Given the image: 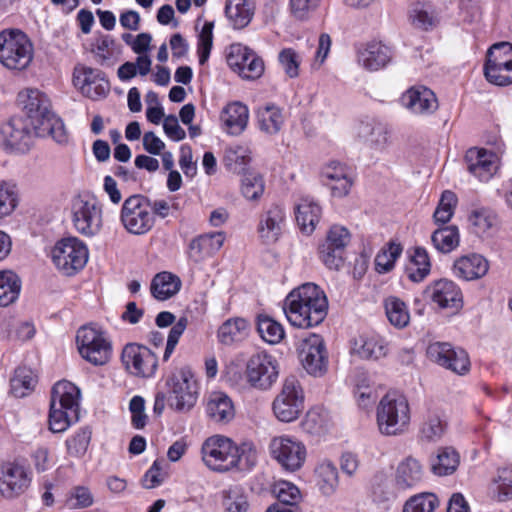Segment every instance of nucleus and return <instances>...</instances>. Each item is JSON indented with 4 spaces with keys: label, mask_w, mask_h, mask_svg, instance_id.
<instances>
[{
    "label": "nucleus",
    "mask_w": 512,
    "mask_h": 512,
    "mask_svg": "<svg viewBox=\"0 0 512 512\" xmlns=\"http://www.w3.org/2000/svg\"><path fill=\"white\" fill-rule=\"evenodd\" d=\"M203 464L212 472L249 471L258 461V453L252 442L237 444L231 438L215 434L206 438L200 449Z\"/></svg>",
    "instance_id": "obj_1"
},
{
    "label": "nucleus",
    "mask_w": 512,
    "mask_h": 512,
    "mask_svg": "<svg viewBox=\"0 0 512 512\" xmlns=\"http://www.w3.org/2000/svg\"><path fill=\"white\" fill-rule=\"evenodd\" d=\"M283 310L292 326L307 329L323 322L327 315L328 300L319 286L304 283L286 296Z\"/></svg>",
    "instance_id": "obj_2"
},
{
    "label": "nucleus",
    "mask_w": 512,
    "mask_h": 512,
    "mask_svg": "<svg viewBox=\"0 0 512 512\" xmlns=\"http://www.w3.org/2000/svg\"><path fill=\"white\" fill-rule=\"evenodd\" d=\"M80 390L73 383L57 382L51 392L49 428L54 433L64 432L79 419Z\"/></svg>",
    "instance_id": "obj_3"
},
{
    "label": "nucleus",
    "mask_w": 512,
    "mask_h": 512,
    "mask_svg": "<svg viewBox=\"0 0 512 512\" xmlns=\"http://www.w3.org/2000/svg\"><path fill=\"white\" fill-rule=\"evenodd\" d=\"M410 418L408 400L400 393H387L377 406V425L383 435L403 433L409 426Z\"/></svg>",
    "instance_id": "obj_4"
},
{
    "label": "nucleus",
    "mask_w": 512,
    "mask_h": 512,
    "mask_svg": "<svg viewBox=\"0 0 512 512\" xmlns=\"http://www.w3.org/2000/svg\"><path fill=\"white\" fill-rule=\"evenodd\" d=\"M33 45L28 36L18 30L0 32V63L10 70H24L33 59Z\"/></svg>",
    "instance_id": "obj_5"
},
{
    "label": "nucleus",
    "mask_w": 512,
    "mask_h": 512,
    "mask_svg": "<svg viewBox=\"0 0 512 512\" xmlns=\"http://www.w3.org/2000/svg\"><path fill=\"white\" fill-rule=\"evenodd\" d=\"M120 222L124 229L133 235H145L154 225L151 201L140 194L131 195L123 202Z\"/></svg>",
    "instance_id": "obj_6"
},
{
    "label": "nucleus",
    "mask_w": 512,
    "mask_h": 512,
    "mask_svg": "<svg viewBox=\"0 0 512 512\" xmlns=\"http://www.w3.org/2000/svg\"><path fill=\"white\" fill-rule=\"evenodd\" d=\"M76 344L83 359L93 365L106 364L112 355V344L105 331L91 325L78 329Z\"/></svg>",
    "instance_id": "obj_7"
},
{
    "label": "nucleus",
    "mask_w": 512,
    "mask_h": 512,
    "mask_svg": "<svg viewBox=\"0 0 512 512\" xmlns=\"http://www.w3.org/2000/svg\"><path fill=\"white\" fill-rule=\"evenodd\" d=\"M33 479L32 470L24 458L0 462V496L13 499L24 494Z\"/></svg>",
    "instance_id": "obj_8"
},
{
    "label": "nucleus",
    "mask_w": 512,
    "mask_h": 512,
    "mask_svg": "<svg viewBox=\"0 0 512 512\" xmlns=\"http://www.w3.org/2000/svg\"><path fill=\"white\" fill-rule=\"evenodd\" d=\"M88 257L87 246L75 237L58 241L51 251V258L57 269L68 276L82 270Z\"/></svg>",
    "instance_id": "obj_9"
},
{
    "label": "nucleus",
    "mask_w": 512,
    "mask_h": 512,
    "mask_svg": "<svg viewBox=\"0 0 512 512\" xmlns=\"http://www.w3.org/2000/svg\"><path fill=\"white\" fill-rule=\"evenodd\" d=\"M169 387L170 405L177 411H189L197 402L198 384L188 367L174 372L166 382Z\"/></svg>",
    "instance_id": "obj_10"
},
{
    "label": "nucleus",
    "mask_w": 512,
    "mask_h": 512,
    "mask_svg": "<svg viewBox=\"0 0 512 512\" xmlns=\"http://www.w3.org/2000/svg\"><path fill=\"white\" fill-rule=\"evenodd\" d=\"M484 75L488 82L497 86L512 83V44H494L487 52Z\"/></svg>",
    "instance_id": "obj_11"
},
{
    "label": "nucleus",
    "mask_w": 512,
    "mask_h": 512,
    "mask_svg": "<svg viewBox=\"0 0 512 512\" xmlns=\"http://www.w3.org/2000/svg\"><path fill=\"white\" fill-rule=\"evenodd\" d=\"M277 360L266 352H258L249 357L245 367V379L254 389L269 390L278 378Z\"/></svg>",
    "instance_id": "obj_12"
},
{
    "label": "nucleus",
    "mask_w": 512,
    "mask_h": 512,
    "mask_svg": "<svg viewBox=\"0 0 512 512\" xmlns=\"http://www.w3.org/2000/svg\"><path fill=\"white\" fill-rule=\"evenodd\" d=\"M275 417L281 422L296 420L304 409L303 391L294 377L287 378L272 403Z\"/></svg>",
    "instance_id": "obj_13"
},
{
    "label": "nucleus",
    "mask_w": 512,
    "mask_h": 512,
    "mask_svg": "<svg viewBox=\"0 0 512 512\" xmlns=\"http://www.w3.org/2000/svg\"><path fill=\"white\" fill-rule=\"evenodd\" d=\"M271 457L286 471L299 470L306 460L305 445L288 435L277 436L269 444Z\"/></svg>",
    "instance_id": "obj_14"
},
{
    "label": "nucleus",
    "mask_w": 512,
    "mask_h": 512,
    "mask_svg": "<svg viewBox=\"0 0 512 512\" xmlns=\"http://www.w3.org/2000/svg\"><path fill=\"white\" fill-rule=\"evenodd\" d=\"M72 221L78 233L87 237L97 235L103 227L101 205L93 198H76L72 204Z\"/></svg>",
    "instance_id": "obj_15"
},
{
    "label": "nucleus",
    "mask_w": 512,
    "mask_h": 512,
    "mask_svg": "<svg viewBox=\"0 0 512 512\" xmlns=\"http://www.w3.org/2000/svg\"><path fill=\"white\" fill-rule=\"evenodd\" d=\"M227 64L241 78L255 80L264 72V62L256 52L240 43L229 46Z\"/></svg>",
    "instance_id": "obj_16"
},
{
    "label": "nucleus",
    "mask_w": 512,
    "mask_h": 512,
    "mask_svg": "<svg viewBox=\"0 0 512 512\" xmlns=\"http://www.w3.org/2000/svg\"><path fill=\"white\" fill-rule=\"evenodd\" d=\"M299 357L308 374L320 377L328 370V353L323 338L310 334L299 346Z\"/></svg>",
    "instance_id": "obj_17"
},
{
    "label": "nucleus",
    "mask_w": 512,
    "mask_h": 512,
    "mask_svg": "<svg viewBox=\"0 0 512 512\" xmlns=\"http://www.w3.org/2000/svg\"><path fill=\"white\" fill-rule=\"evenodd\" d=\"M122 361L131 374L143 378L153 376L158 365L156 355L146 346L136 343L124 347Z\"/></svg>",
    "instance_id": "obj_18"
},
{
    "label": "nucleus",
    "mask_w": 512,
    "mask_h": 512,
    "mask_svg": "<svg viewBox=\"0 0 512 512\" xmlns=\"http://www.w3.org/2000/svg\"><path fill=\"white\" fill-rule=\"evenodd\" d=\"M350 241L349 231L334 225L327 233L325 241L319 246L321 261L329 269L338 270L343 265V251Z\"/></svg>",
    "instance_id": "obj_19"
},
{
    "label": "nucleus",
    "mask_w": 512,
    "mask_h": 512,
    "mask_svg": "<svg viewBox=\"0 0 512 512\" xmlns=\"http://www.w3.org/2000/svg\"><path fill=\"white\" fill-rule=\"evenodd\" d=\"M427 354L431 360L458 375H464L470 370V360L466 351L454 348L449 343H432L428 346Z\"/></svg>",
    "instance_id": "obj_20"
},
{
    "label": "nucleus",
    "mask_w": 512,
    "mask_h": 512,
    "mask_svg": "<svg viewBox=\"0 0 512 512\" xmlns=\"http://www.w3.org/2000/svg\"><path fill=\"white\" fill-rule=\"evenodd\" d=\"M0 141L5 150L23 153L32 145V133L24 119L13 117L0 126Z\"/></svg>",
    "instance_id": "obj_21"
},
{
    "label": "nucleus",
    "mask_w": 512,
    "mask_h": 512,
    "mask_svg": "<svg viewBox=\"0 0 512 512\" xmlns=\"http://www.w3.org/2000/svg\"><path fill=\"white\" fill-rule=\"evenodd\" d=\"M400 102L411 114L421 117L432 115L439 107L435 93L423 85L407 89L402 94Z\"/></svg>",
    "instance_id": "obj_22"
},
{
    "label": "nucleus",
    "mask_w": 512,
    "mask_h": 512,
    "mask_svg": "<svg viewBox=\"0 0 512 512\" xmlns=\"http://www.w3.org/2000/svg\"><path fill=\"white\" fill-rule=\"evenodd\" d=\"M74 84L82 94L91 99L104 97L110 91V84L105 74L99 69L86 66H78L74 69Z\"/></svg>",
    "instance_id": "obj_23"
},
{
    "label": "nucleus",
    "mask_w": 512,
    "mask_h": 512,
    "mask_svg": "<svg viewBox=\"0 0 512 512\" xmlns=\"http://www.w3.org/2000/svg\"><path fill=\"white\" fill-rule=\"evenodd\" d=\"M286 221V212L283 206L272 204L259 216L257 233L263 243H275L282 234Z\"/></svg>",
    "instance_id": "obj_24"
},
{
    "label": "nucleus",
    "mask_w": 512,
    "mask_h": 512,
    "mask_svg": "<svg viewBox=\"0 0 512 512\" xmlns=\"http://www.w3.org/2000/svg\"><path fill=\"white\" fill-rule=\"evenodd\" d=\"M427 297L440 309L459 310L462 307L460 288L451 280L440 279L426 289Z\"/></svg>",
    "instance_id": "obj_25"
},
{
    "label": "nucleus",
    "mask_w": 512,
    "mask_h": 512,
    "mask_svg": "<svg viewBox=\"0 0 512 512\" xmlns=\"http://www.w3.org/2000/svg\"><path fill=\"white\" fill-rule=\"evenodd\" d=\"M18 100L23 105L33 128L51 115V104L48 97L38 89L27 88L18 94Z\"/></svg>",
    "instance_id": "obj_26"
},
{
    "label": "nucleus",
    "mask_w": 512,
    "mask_h": 512,
    "mask_svg": "<svg viewBox=\"0 0 512 512\" xmlns=\"http://www.w3.org/2000/svg\"><path fill=\"white\" fill-rule=\"evenodd\" d=\"M392 59L391 49L379 41H371L357 49V62L367 71H378Z\"/></svg>",
    "instance_id": "obj_27"
},
{
    "label": "nucleus",
    "mask_w": 512,
    "mask_h": 512,
    "mask_svg": "<svg viewBox=\"0 0 512 512\" xmlns=\"http://www.w3.org/2000/svg\"><path fill=\"white\" fill-rule=\"evenodd\" d=\"M468 171L482 182H487L495 174L497 156L485 149L470 148L465 154Z\"/></svg>",
    "instance_id": "obj_28"
},
{
    "label": "nucleus",
    "mask_w": 512,
    "mask_h": 512,
    "mask_svg": "<svg viewBox=\"0 0 512 512\" xmlns=\"http://www.w3.org/2000/svg\"><path fill=\"white\" fill-rule=\"evenodd\" d=\"M219 120L225 133L238 136L247 128L249 109L240 101L230 102L222 108Z\"/></svg>",
    "instance_id": "obj_29"
},
{
    "label": "nucleus",
    "mask_w": 512,
    "mask_h": 512,
    "mask_svg": "<svg viewBox=\"0 0 512 512\" xmlns=\"http://www.w3.org/2000/svg\"><path fill=\"white\" fill-rule=\"evenodd\" d=\"M424 477V466L418 459L409 456L398 464L395 472V484L402 490L411 489L417 487Z\"/></svg>",
    "instance_id": "obj_30"
},
{
    "label": "nucleus",
    "mask_w": 512,
    "mask_h": 512,
    "mask_svg": "<svg viewBox=\"0 0 512 512\" xmlns=\"http://www.w3.org/2000/svg\"><path fill=\"white\" fill-rule=\"evenodd\" d=\"M224 241L225 234L223 232L203 234L190 242L189 256L194 262H201L218 252Z\"/></svg>",
    "instance_id": "obj_31"
},
{
    "label": "nucleus",
    "mask_w": 512,
    "mask_h": 512,
    "mask_svg": "<svg viewBox=\"0 0 512 512\" xmlns=\"http://www.w3.org/2000/svg\"><path fill=\"white\" fill-rule=\"evenodd\" d=\"M488 269V261L480 254H469L459 257L453 265L454 275L467 281L485 276Z\"/></svg>",
    "instance_id": "obj_32"
},
{
    "label": "nucleus",
    "mask_w": 512,
    "mask_h": 512,
    "mask_svg": "<svg viewBox=\"0 0 512 512\" xmlns=\"http://www.w3.org/2000/svg\"><path fill=\"white\" fill-rule=\"evenodd\" d=\"M352 352L361 359L378 360L387 355L388 345L377 334H364L354 340Z\"/></svg>",
    "instance_id": "obj_33"
},
{
    "label": "nucleus",
    "mask_w": 512,
    "mask_h": 512,
    "mask_svg": "<svg viewBox=\"0 0 512 512\" xmlns=\"http://www.w3.org/2000/svg\"><path fill=\"white\" fill-rule=\"evenodd\" d=\"M285 119L283 109L273 103L260 106L256 110L257 127L269 136L276 135L282 130Z\"/></svg>",
    "instance_id": "obj_34"
},
{
    "label": "nucleus",
    "mask_w": 512,
    "mask_h": 512,
    "mask_svg": "<svg viewBox=\"0 0 512 512\" xmlns=\"http://www.w3.org/2000/svg\"><path fill=\"white\" fill-rule=\"evenodd\" d=\"M322 209L312 198L303 197L296 204L295 215L300 230L310 235L320 221Z\"/></svg>",
    "instance_id": "obj_35"
},
{
    "label": "nucleus",
    "mask_w": 512,
    "mask_h": 512,
    "mask_svg": "<svg viewBox=\"0 0 512 512\" xmlns=\"http://www.w3.org/2000/svg\"><path fill=\"white\" fill-rule=\"evenodd\" d=\"M250 332L248 321L241 317L229 318L223 322L217 331L218 341L226 346L244 341Z\"/></svg>",
    "instance_id": "obj_36"
},
{
    "label": "nucleus",
    "mask_w": 512,
    "mask_h": 512,
    "mask_svg": "<svg viewBox=\"0 0 512 512\" xmlns=\"http://www.w3.org/2000/svg\"><path fill=\"white\" fill-rule=\"evenodd\" d=\"M206 413L216 423H227L235 415L231 399L222 392H213L209 395L206 403Z\"/></svg>",
    "instance_id": "obj_37"
},
{
    "label": "nucleus",
    "mask_w": 512,
    "mask_h": 512,
    "mask_svg": "<svg viewBox=\"0 0 512 512\" xmlns=\"http://www.w3.org/2000/svg\"><path fill=\"white\" fill-rule=\"evenodd\" d=\"M225 15L234 29H243L251 22L254 8L250 0H227Z\"/></svg>",
    "instance_id": "obj_38"
},
{
    "label": "nucleus",
    "mask_w": 512,
    "mask_h": 512,
    "mask_svg": "<svg viewBox=\"0 0 512 512\" xmlns=\"http://www.w3.org/2000/svg\"><path fill=\"white\" fill-rule=\"evenodd\" d=\"M181 288V280L170 272L158 273L151 282V293L158 300H167L178 293Z\"/></svg>",
    "instance_id": "obj_39"
},
{
    "label": "nucleus",
    "mask_w": 512,
    "mask_h": 512,
    "mask_svg": "<svg viewBox=\"0 0 512 512\" xmlns=\"http://www.w3.org/2000/svg\"><path fill=\"white\" fill-rule=\"evenodd\" d=\"M460 457L452 447H442L431 458V470L435 475L446 476L454 473L459 465Z\"/></svg>",
    "instance_id": "obj_40"
},
{
    "label": "nucleus",
    "mask_w": 512,
    "mask_h": 512,
    "mask_svg": "<svg viewBox=\"0 0 512 512\" xmlns=\"http://www.w3.org/2000/svg\"><path fill=\"white\" fill-rule=\"evenodd\" d=\"M389 323L397 329H403L410 323V312L406 303L396 296H389L383 302Z\"/></svg>",
    "instance_id": "obj_41"
},
{
    "label": "nucleus",
    "mask_w": 512,
    "mask_h": 512,
    "mask_svg": "<svg viewBox=\"0 0 512 512\" xmlns=\"http://www.w3.org/2000/svg\"><path fill=\"white\" fill-rule=\"evenodd\" d=\"M431 262L425 248L416 247L410 255V262L406 267L408 278L413 282H421L430 273Z\"/></svg>",
    "instance_id": "obj_42"
},
{
    "label": "nucleus",
    "mask_w": 512,
    "mask_h": 512,
    "mask_svg": "<svg viewBox=\"0 0 512 512\" xmlns=\"http://www.w3.org/2000/svg\"><path fill=\"white\" fill-rule=\"evenodd\" d=\"M431 242L434 248L441 253L452 252L460 243L458 227L455 225H443L432 233Z\"/></svg>",
    "instance_id": "obj_43"
},
{
    "label": "nucleus",
    "mask_w": 512,
    "mask_h": 512,
    "mask_svg": "<svg viewBox=\"0 0 512 512\" xmlns=\"http://www.w3.org/2000/svg\"><path fill=\"white\" fill-rule=\"evenodd\" d=\"M37 384V376L34 371L26 366L18 367L10 380L11 393L22 398L34 390Z\"/></svg>",
    "instance_id": "obj_44"
},
{
    "label": "nucleus",
    "mask_w": 512,
    "mask_h": 512,
    "mask_svg": "<svg viewBox=\"0 0 512 512\" xmlns=\"http://www.w3.org/2000/svg\"><path fill=\"white\" fill-rule=\"evenodd\" d=\"M35 133L40 137H52L57 143L65 144L68 141V135L61 119L54 113L46 116L44 120L36 124Z\"/></svg>",
    "instance_id": "obj_45"
},
{
    "label": "nucleus",
    "mask_w": 512,
    "mask_h": 512,
    "mask_svg": "<svg viewBox=\"0 0 512 512\" xmlns=\"http://www.w3.org/2000/svg\"><path fill=\"white\" fill-rule=\"evenodd\" d=\"M21 282L12 271L0 272V306L6 307L15 302L19 296Z\"/></svg>",
    "instance_id": "obj_46"
},
{
    "label": "nucleus",
    "mask_w": 512,
    "mask_h": 512,
    "mask_svg": "<svg viewBox=\"0 0 512 512\" xmlns=\"http://www.w3.org/2000/svg\"><path fill=\"white\" fill-rule=\"evenodd\" d=\"M446 429V422L435 411H428L420 428V437L427 442L439 440Z\"/></svg>",
    "instance_id": "obj_47"
},
{
    "label": "nucleus",
    "mask_w": 512,
    "mask_h": 512,
    "mask_svg": "<svg viewBox=\"0 0 512 512\" xmlns=\"http://www.w3.org/2000/svg\"><path fill=\"white\" fill-rule=\"evenodd\" d=\"M257 332L261 339L269 344H278L285 336L283 326L267 315L258 316Z\"/></svg>",
    "instance_id": "obj_48"
},
{
    "label": "nucleus",
    "mask_w": 512,
    "mask_h": 512,
    "mask_svg": "<svg viewBox=\"0 0 512 512\" xmlns=\"http://www.w3.org/2000/svg\"><path fill=\"white\" fill-rule=\"evenodd\" d=\"M265 190L263 176L257 172H246L241 180V193L248 201H258Z\"/></svg>",
    "instance_id": "obj_49"
},
{
    "label": "nucleus",
    "mask_w": 512,
    "mask_h": 512,
    "mask_svg": "<svg viewBox=\"0 0 512 512\" xmlns=\"http://www.w3.org/2000/svg\"><path fill=\"white\" fill-rule=\"evenodd\" d=\"M152 61L149 56H138L135 62L127 61L117 70V76L120 81L127 82L137 74L146 76L151 70Z\"/></svg>",
    "instance_id": "obj_50"
},
{
    "label": "nucleus",
    "mask_w": 512,
    "mask_h": 512,
    "mask_svg": "<svg viewBox=\"0 0 512 512\" xmlns=\"http://www.w3.org/2000/svg\"><path fill=\"white\" fill-rule=\"evenodd\" d=\"M458 199L454 192L446 190L442 193L438 206L433 214L436 224L445 225L454 215Z\"/></svg>",
    "instance_id": "obj_51"
},
{
    "label": "nucleus",
    "mask_w": 512,
    "mask_h": 512,
    "mask_svg": "<svg viewBox=\"0 0 512 512\" xmlns=\"http://www.w3.org/2000/svg\"><path fill=\"white\" fill-rule=\"evenodd\" d=\"M491 491L498 501H507L512 498V466L498 470Z\"/></svg>",
    "instance_id": "obj_52"
},
{
    "label": "nucleus",
    "mask_w": 512,
    "mask_h": 512,
    "mask_svg": "<svg viewBox=\"0 0 512 512\" xmlns=\"http://www.w3.org/2000/svg\"><path fill=\"white\" fill-rule=\"evenodd\" d=\"M316 473L318 485L323 494H332L338 486L337 468L330 462H323L317 467Z\"/></svg>",
    "instance_id": "obj_53"
},
{
    "label": "nucleus",
    "mask_w": 512,
    "mask_h": 512,
    "mask_svg": "<svg viewBox=\"0 0 512 512\" xmlns=\"http://www.w3.org/2000/svg\"><path fill=\"white\" fill-rule=\"evenodd\" d=\"M92 53L100 65H105L116 55V41L110 35H99L92 44Z\"/></svg>",
    "instance_id": "obj_54"
},
{
    "label": "nucleus",
    "mask_w": 512,
    "mask_h": 512,
    "mask_svg": "<svg viewBox=\"0 0 512 512\" xmlns=\"http://www.w3.org/2000/svg\"><path fill=\"white\" fill-rule=\"evenodd\" d=\"M438 506V499L432 493H420L410 497L403 512H433Z\"/></svg>",
    "instance_id": "obj_55"
},
{
    "label": "nucleus",
    "mask_w": 512,
    "mask_h": 512,
    "mask_svg": "<svg viewBox=\"0 0 512 512\" xmlns=\"http://www.w3.org/2000/svg\"><path fill=\"white\" fill-rule=\"evenodd\" d=\"M402 253V247L399 244L391 243L387 249L380 251L375 257L376 269L379 273L390 271L395 261Z\"/></svg>",
    "instance_id": "obj_56"
},
{
    "label": "nucleus",
    "mask_w": 512,
    "mask_h": 512,
    "mask_svg": "<svg viewBox=\"0 0 512 512\" xmlns=\"http://www.w3.org/2000/svg\"><path fill=\"white\" fill-rule=\"evenodd\" d=\"M496 221L494 213L488 209L480 208L471 212L469 222L478 235L486 233Z\"/></svg>",
    "instance_id": "obj_57"
},
{
    "label": "nucleus",
    "mask_w": 512,
    "mask_h": 512,
    "mask_svg": "<svg viewBox=\"0 0 512 512\" xmlns=\"http://www.w3.org/2000/svg\"><path fill=\"white\" fill-rule=\"evenodd\" d=\"M409 20L414 27L422 30H428L437 23L433 11L421 5H416L411 9Z\"/></svg>",
    "instance_id": "obj_58"
},
{
    "label": "nucleus",
    "mask_w": 512,
    "mask_h": 512,
    "mask_svg": "<svg viewBox=\"0 0 512 512\" xmlns=\"http://www.w3.org/2000/svg\"><path fill=\"white\" fill-rule=\"evenodd\" d=\"M278 61L290 78L299 76L301 56L293 48H284L279 52Z\"/></svg>",
    "instance_id": "obj_59"
},
{
    "label": "nucleus",
    "mask_w": 512,
    "mask_h": 512,
    "mask_svg": "<svg viewBox=\"0 0 512 512\" xmlns=\"http://www.w3.org/2000/svg\"><path fill=\"white\" fill-rule=\"evenodd\" d=\"M274 492L279 500L278 503H283L288 507L296 505L301 498L299 488L288 481L278 482L274 487Z\"/></svg>",
    "instance_id": "obj_60"
},
{
    "label": "nucleus",
    "mask_w": 512,
    "mask_h": 512,
    "mask_svg": "<svg viewBox=\"0 0 512 512\" xmlns=\"http://www.w3.org/2000/svg\"><path fill=\"white\" fill-rule=\"evenodd\" d=\"M225 161L234 171L244 170L251 161V152L243 146H236L226 152Z\"/></svg>",
    "instance_id": "obj_61"
},
{
    "label": "nucleus",
    "mask_w": 512,
    "mask_h": 512,
    "mask_svg": "<svg viewBox=\"0 0 512 512\" xmlns=\"http://www.w3.org/2000/svg\"><path fill=\"white\" fill-rule=\"evenodd\" d=\"M223 505L227 512H246L249 506L247 497L239 487L230 488L226 492Z\"/></svg>",
    "instance_id": "obj_62"
},
{
    "label": "nucleus",
    "mask_w": 512,
    "mask_h": 512,
    "mask_svg": "<svg viewBox=\"0 0 512 512\" xmlns=\"http://www.w3.org/2000/svg\"><path fill=\"white\" fill-rule=\"evenodd\" d=\"M213 45V23L206 22L199 34L198 38V55L199 63L205 64L210 56Z\"/></svg>",
    "instance_id": "obj_63"
},
{
    "label": "nucleus",
    "mask_w": 512,
    "mask_h": 512,
    "mask_svg": "<svg viewBox=\"0 0 512 512\" xmlns=\"http://www.w3.org/2000/svg\"><path fill=\"white\" fill-rule=\"evenodd\" d=\"M90 442V432L80 430L74 436L67 439V451L71 456L80 457L86 452Z\"/></svg>",
    "instance_id": "obj_64"
}]
</instances>
